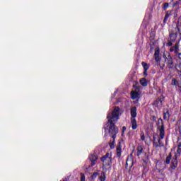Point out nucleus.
<instances>
[{"label": "nucleus", "mask_w": 181, "mask_h": 181, "mask_svg": "<svg viewBox=\"0 0 181 181\" xmlns=\"http://www.w3.org/2000/svg\"><path fill=\"white\" fill-rule=\"evenodd\" d=\"M177 37V33H175V31L173 30V32L170 34V42H175Z\"/></svg>", "instance_id": "nucleus-10"}, {"label": "nucleus", "mask_w": 181, "mask_h": 181, "mask_svg": "<svg viewBox=\"0 0 181 181\" xmlns=\"http://www.w3.org/2000/svg\"><path fill=\"white\" fill-rule=\"evenodd\" d=\"M128 162H129V158H127V160L126 161V166H128Z\"/></svg>", "instance_id": "nucleus-41"}, {"label": "nucleus", "mask_w": 181, "mask_h": 181, "mask_svg": "<svg viewBox=\"0 0 181 181\" xmlns=\"http://www.w3.org/2000/svg\"><path fill=\"white\" fill-rule=\"evenodd\" d=\"M117 153L118 158H120V156H121V152L117 151Z\"/></svg>", "instance_id": "nucleus-36"}, {"label": "nucleus", "mask_w": 181, "mask_h": 181, "mask_svg": "<svg viewBox=\"0 0 181 181\" xmlns=\"http://www.w3.org/2000/svg\"><path fill=\"white\" fill-rule=\"evenodd\" d=\"M168 18H169V13L167 12L166 14H165V18H164V21H163L164 23H165V22L168 21Z\"/></svg>", "instance_id": "nucleus-24"}, {"label": "nucleus", "mask_w": 181, "mask_h": 181, "mask_svg": "<svg viewBox=\"0 0 181 181\" xmlns=\"http://www.w3.org/2000/svg\"><path fill=\"white\" fill-rule=\"evenodd\" d=\"M97 176H98V173H93V174L92 175V179H95V177H97Z\"/></svg>", "instance_id": "nucleus-31"}, {"label": "nucleus", "mask_w": 181, "mask_h": 181, "mask_svg": "<svg viewBox=\"0 0 181 181\" xmlns=\"http://www.w3.org/2000/svg\"><path fill=\"white\" fill-rule=\"evenodd\" d=\"M130 114L132 116L131 118H135L136 117V107L134 106L131 108Z\"/></svg>", "instance_id": "nucleus-11"}, {"label": "nucleus", "mask_w": 181, "mask_h": 181, "mask_svg": "<svg viewBox=\"0 0 181 181\" xmlns=\"http://www.w3.org/2000/svg\"><path fill=\"white\" fill-rule=\"evenodd\" d=\"M162 70H163V69H165V64L163 65V66H161Z\"/></svg>", "instance_id": "nucleus-42"}, {"label": "nucleus", "mask_w": 181, "mask_h": 181, "mask_svg": "<svg viewBox=\"0 0 181 181\" xmlns=\"http://www.w3.org/2000/svg\"><path fill=\"white\" fill-rule=\"evenodd\" d=\"M154 142H156V137H155V136H153V144Z\"/></svg>", "instance_id": "nucleus-37"}, {"label": "nucleus", "mask_w": 181, "mask_h": 181, "mask_svg": "<svg viewBox=\"0 0 181 181\" xmlns=\"http://www.w3.org/2000/svg\"><path fill=\"white\" fill-rule=\"evenodd\" d=\"M163 8L164 11H166V9H168V8H169V4L165 3Z\"/></svg>", "instance_id": "nucleus-26"}, {"label": "nucleus", "mask_w": 181, "mask_h": 181, "mask_svg": "<svg viewBox=\"0 0 181 181\" xmlns=\"http://www.w3.org/2000/svg\"><path fill=\"white\" fill-rule=\"evenodd\" d=\"M131 122L132 129H136V128H138V124H136V119H135L134 117L131 118Z\"/></svg>", "instance_id": "nucleus-13"}, {"label": "nucleus", "mask_w": 181, "mask_h": 181, "mask_svg": "<svg viewBox=\"0 0 181 181\" xmlns=\"http://www.w3.org/2000/svg\"><path fill=\"white\" fill-rule=\"evenodd\" d=\"M156 125L157 129L159 131V136L160 137V139H163V138H165V124H163L162 118L158 119Z\"/></svg>", "instance_id": "nucleus-2"}, {"label": "nucleus", "mask_w": 181, "mask_h": 181, "mask_svg": "<svg viewBox=\"0 0 181 181\" xmlns=\"http://www.w3.org/2000/svg\"><path fill=\"white\" fill-rule=\"evenodd\" d=\"M109 145L111 149H114V143H110Z\"/></svg>", "instance_id": "nucleus-33"}, {"label": "nucleus", "mask_w": 181, "mask_h": 181, "mask_svg": "<svg viewBox=\"0 0 181 181\" xmlns=\"http://www.w3.org/2000/svg\"><path fill=\"white\" fill-rule=\"evenodd\" d=\"M172 45H173L172 41L168 42L167 43V46H168V47L172 46Z\"/></svg>", "instance_id": "nucleus-34"}, {"label": "nucleus", "mask_w": 181, "mask_h": 181, "mask_svg": "<svg viewBox=\"0 0 181 181\" xmlns=\"http://www.w3.org/2000/svg\"><path fill=\"white\" fill-rule=\"evenodd\" d=\"M181 0H176L175 1H173V2L170 1V4H172L173 6H177L179 4H180Z\"/></svg>", "instance_id": "nucleus-21"}, {"label": "nucleus", "mask_w": 181, "mask_h": 181, "mask_svg": "<svg viewBox=\"0 0 181 181\" xmlns=\"http://www.w3.org/2000/svg\"><path fill=\"white\" fill-rule=\"evenodd\" d=\"M171 159H172V153H170L169 155L167 156V158L165 159V163L167 165H169V163H170Z\"/></svg>", "instance_id": "nucleus-18"}, {"label": "nucleus", "mask_w": 181, "mask_h": 181, "mask_svg": "<svg viewBox=\"0 0 181 181\" xmlns=\"http://www.w3.org/2000/svg\"><path fill=\"white\" fill-rule=\"evenodd\" d=\"M133 87H134V88H135V87H136V86H135V85H134V86H133Z\"/></svg>", "instance_id": "nucleus-44"}, {"label": "nucleus", "mask_w": 181, "mask_h": 181, "mask_svg": "<svg viewBox=\"0 0 181 181\" xmlns=\"http://www.w3.org/2000/svg\"><path fill=\"white\" fill-rule=\"evenodd\" d=\"M170 52H175V53L177 54V53H179V44L176 43L175 46L171 47L170 49Z\"/></svg>", "instance_id": "nucleus-9"}, {"label": "nucleus", "mask_w": 181, "mask_h": 181, "mask_svg": "<svg viewBox=\"0 0 181 181\" xmlns=\"http://www.w3.org/2000/svg\"><path fill=\"white\" fill-rule=\"evenodd\" d=\"M126 130H127V127H122V132H124V131H126Z\"/></svg>", "instance_id": "nucleus-40"}, {"label": "nucleus", "mask_w": 181, "mask_h": 181, "mask_svg": "<svg viewBox=\"0 0 181 181\" xmlns=\"http://www.w3.org/2000/svg\"><path fill=\"white\" fill-rule=\"evenodd\" d=\"M173 31L177 35H181V24H177V27Z\"/></svg>", "instance_id": "nucleus-12"}, {"label": "nucleus", "mask_w": 181, "mask_h": 181, "mask_svg": "<svg viewBox=\"0 0 181 181\" xmlns=\"http://www.w3.org/2000/svg\"><path fill=\"white\" fill-rule=\"evenodd\" d=\"M177 168V161L176 160V159L174 160V162H173L171 163V165H170V169L171 170H175V168Z\"/></svg>", "instance_id": "nucleus-15"}, {"label": "nucleus", "mask_w": 181, "mask_h": 181, "mask_svg": "<svg viewBox=\"0 0 181 181\" xmlns=\"http://www.w3.org/2000/svg\"><path fill=\"white\" fill-rule=\"evenodd\" d=\"M161 139H160V136L159 139H158V141H154L153 143V148H155L156 149L159 147L160 148V147L163 146V143H162Z\"/></svg>", "instance_id": "nucleus-8"}, {"label": "nucleus", "mask_w": 181, "mask_h": 181, "mask_svg": "<svg viewBox=\"0 0 181 181\" xmlns=\"http://www.w3.org/2000/svg\"><path fill=\"white\" fill-rule=\"evenodd\" d=\"M152 118H153V121H156V117L152 116Z\"/></svg>", "instance_id": "nucleus-39"}, {"label": "nucleus", "mask_w": 181, "mask_h": 181, "mask_svg": "<svg viewBox=\"0 0 181 181\" xmlns=\"http://www.w3.org/2000/svg\"><path fill=\"white\" fill-rule=\"evenodd\" d=\"M159 165L160 164H156V168L158 170V173H163L164 168H159Z\"/></svg>", "instance_id": "nucleus-23"}, {"label": "nucleus", "mask_w": 181, "mask_h": 181, "mask_svg": "<svg viewBox=\"0 0 181 181\" xmlns=\"http://www.w3.org/2000/svg\"><path fill=\"white\" fill-rule=\"evenodd\" d=\"M139 88H141V87H136L135 90L131 92L132 100H136V98H138V95H139Z\"/></svg>", "instance_id": "nucleus-6"}, {"label": "nucleus", "mask_w": 181, "mask_h": 181, "mask_svg": "<svg viewBox=\"0 0 181 181\" xmlns=\"http://www.w3.org/2000/svg\"><path fill=\"white\" fill-rule=\"evenodd\" d=\"M163 101H165V98H158L156 100L154 101L153 105L156 106L158 110H160L163 105Z\"/></svg>", "instance_id": "nucleus-5"}, {"label": "nucleus", "mask_w": 181, "mask_h": 181, "mask_svg": "<svg viewBox=\"0 0 181 181\" xmlns=\"http://www.w3.org/2000/svg\"><path fill=\"white\" fill-rule=\"evenodd\" d=\"M107 122L110 124L109 127V134L113 139H115V135L118 134V128L115 127V122L119 119V107H116L107 116Z\"/></svg>", "instance_id": "nucleus-1"}, {"label": "nucleus", "mask_w": 181, "mask_h": 181, "mask_svg": "<svg viewBox=\"0 0 181 181\" xmlns=\"http://www.w3.org/2000/svg\"><path fill=\"white\" fill-rule=\"evenodd\" d=\"M170 2H173V1H175V0H170Z\"/></svg>", "instance_id": "nucleus-43"}, {"label": "nucleus", "mask_w": 181, "mask_h": 181, "mask_svg": "<svg viewBox=\"0 0 181 181\" xmlns=\"http://www.w3.org/2000/svg\"><path fill=\"white\" fill-rule=\"evenodd\" d=\"M175 69L177 71L178 74H181V64L175 65Z\"/></svg>", "instance_id": "nucleus-19"}, {"label": "nucleus", "mask_w": 181, "mask_h": 181, "mask_svg": "<svg viewBox=\"0 0 181 181\" xmlns=\"http://www.w3.org/2000/svg\"><path fill=\"white\" fill-rule=\"evenodd\" d=\"M160 51L159 49H156L154 53V56H159Z\"/></svg>", "instance_id": "nucleus-32"}, {"label": "nucleus", "mask_w": 181, "mask_h": 181, "mask_svg": "<svg viewBox=\"0 0 181 181\" xmlns=\"http://www.w3.org/2000/svg\"><path fill=\"white\" fill-rule=\"evenodd\" d=\"M141 65L144 67V70H149V65H148V64H146V62H142Z\"/></svg>", "instance_id": "nucleus-20"}, {"label": "nucleus", "mask_w": 181, "mask_h": 181, "mask_svg": "<svg viewBox=\"0 0 181 181\" xmlns=\"http://www.w3.org/2000/svg\"><path fill=\"white\" fill-rule=\"evenodd\" d=\"M181 148L177 147V154L175 155V159H177V156H180Z\"/></svg>", "instance_id": "nucleus-22"}, {"label": "nucleus", "mask_w": 181, "mask_h": 181, "mask_svg": "<svg viewBox=\"0 0 181 181\" xmlns=\"http://www.w3.org/2000/svg\"><path fill=\"white\" fill-rule=\"evenodd\" d=\"M177 148H181V142H178Z\"/></svg>", "instance_id": "nucleus-38"}, {"label": "nucleus", "mask_w": 181, "mask_h": 181, "mask_svg": "<svg viewBox=\"0 0 181 181\" xmlns=\"http://www.w3.org/2000/svg\"><path fill=\"white\" fill-rule=\"evenodd\" d=\"M171 84L172 86H176V84H177V81H176V79H173Z\"/></svg>", "instance_id": "nucleus-30"}, {"label": "nucleus", "mask_w": 181, "mask_h": 181, "mask_svg": "<svg viewBox=\"0 0 181 181\" xmlns=\"http://www.w3.org/2000/svg\"><path fill=\"white\" fill-rule=\"evenodd\" d=\"M100 160L103 163L105 166H110V165H112V156L110 153H107L106 155L101 157Z\"/></svg>", "instance_id": "nucleus-3"}, {"label": "nucleus", "mask_w": 181, "mask_h": 181, "mask_svg": "<svg viewBox=\"0 0 181 181\" xmlns=\"http://www.w3.org/2000/svg\"><path fill=\"white\" fill-rule=\"evenodd\" d=\"M143 151H144V148H142V146H137V156H141Z\"/></svg>", "instance_id": "nucleus-16"}, {"label": "nucleus", "mask_w": 181, "mask_h": 181, "mask_svg": "<svg viewBox=\"0 0 181 181\" xmlns=\"http://www.w3.org/2000/svg\"><path fill=\"white\" fill-rule=\"evenodd\" d=\"M170 117V115H169V110H167L165 112H163V119L165 121H169Z\"/></svg>", "instance_id": "nucleus-14"}, {"label": "nucleus", "mask_w": 181, "mask_h": 181, "mask_svg": "<svg viewBox=\"0 0 181 181\" xmlns=\"http://www.w3.org/2000/svg\"><path fill=\"white\" fill-rule=\"evenodd\" d=\"M144 76H148V70H144Z\"/></svg>", "instance_id": "nucleus-35"}, {"label": "nucleus", "mask_w": 181, "mask_h": 181, "mask_svg": "<svg viewBox=\"0 0 181 181\" xmlns=\"http://www.w3.org/2000/svg\"><path fill=\"white\" fill-rule=\"evenodd\" d=\"M154 58L156 62H160V58L159 57V55H154Z\"/></svg>", "instance_id": "nucleus-29"}, {"label": "nucleus", "mask_w": 181, "mask_h": 181, "mask_svg": "<svg viewBox=\"0 0 181 181\" xmlns=\"http://www.w3.org/2000/svg\"><path fill=\"white\" fill-rule=\"evenodd\" d=\"M89 159L91 162L90 165L88 166V168H91L95 165V162H97V159H98V157H97V155L92 154L90 156Z\"/></svg>", "instance_id": "nucleus-7"}, {"label": "nucleus", "mask_w": 181, "mask_h": 181, "mask_svg": "<svg viewBox=\"0 0 181 181\" xmlns=\"http://www.w3.org/2000/svg\"><path fill=\"white\" fill-rule=\"evenodd\" d=\"M163 57L165 58V63L167 64L168 69L172 70V69L175 67V65L173 64V58L170 54H168L167 57L166 55H163Z\"/></svg>", "instance_id": "nucleus-4"}, {"label": "nucleus", "mask_w": 181, "mask_h": 181, "mask_svg": "<svg viewBox=\"0 0 181 181\" xmlns=\"http://www.w3.org/2000/svg\"><path fill=\"white\" fill-rule=\"evenodd\" d=\"M103 176L100 177V181H105V173H103Z\"/></svg>", "instance_id": "nucleus-27"}, {"label": "nucleus", "mask_w": 181, "mask_h": 181, "mask_svg": "<svg viewBox=\"0 0 181 181\" xmlns=\"http://www.w3.org/2000/svg\"><path fill=\"white\" fill-rule=\"evenodd\" d=\"M141 141H145V134L144 132H141L140 134Z\"/></svg>", "instance_id": "nucleus-28"}, {"label": "nucleus", "mask_w": 181, "mask_h": 181, "mask_svg": "<svg viewBox=\"0 0 181 181\" xmlns=\"http://www.w3.org/2000/svg\"><path fill=\"white\" fill-rule=\"evenodd\" d=\"M140 84L143 86V87H146V86H148V82L146 78H143L140 79Z\"/></svg>", "instance_id": "nucleus-17"}, {"label": "nucleus", "mask_w": 181, "mask_h": 181, "mask_svg": "<svg viewBox=\"0 0 181 181\" xmlns=\"http://www.w3.org/2000/svg\"><path fill=\"white\" fill-rule=\"evenodd\" d=\"M81 175V181H86V175L83 173H80Z\"/></svg>", "instance_id": "nucleus-25"}]
</instances>
